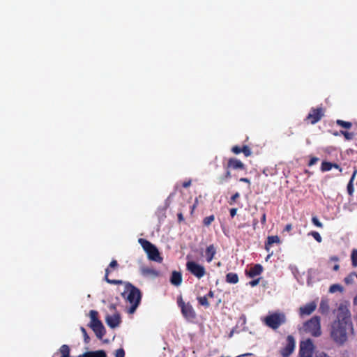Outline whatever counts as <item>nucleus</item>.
Returning a JSON list of instances; mask_svg holds the SVG:
<instances>
[{"label": "nucleus", "mask_w": 357, "mask_h": 357, "mask_svg": "<svg viewBox=\"0 0 357 357\" xmlns=\"http://www.w3.org/2000/svg\"><path fill=\"white\" fill-rule=\"evenodd\" d=\"M351 324L349 310L340 305L337 309V319L332 323L331 331V336L336 343L342 344L347 341V331Z\"/></svg>", "instance_id": "nucleus-1"}, {"label": "nucleus", "mask_w": 357, "mask_h": 357, "mask_svg": "<svg viewBox=\"0 0 357 357\" xmlns=\"http://www.w3.org/2000/svg\"><path fill=\"white\" fill-rule=\"evenodd\" d=\"M123 284H125V289L121 295L130 304V307L126 309V312L132 314L140 304L142 293L137 287L130 282H123Z\"/></svg>", "instance_id": "nucleus-2"}, {"label": "nucleus", "mask_w": 357, "mask_h": 357, "mask_svg": "<svg viewBox=\"0 0 357 357\" xmlns=\"http://www.w3.org/2000/svg\"><path fill=\"white\" fill-rule=\"evenodd\" d=\"M139 243L147 255L148 258L153 261L161 263L163 258L160 256L157 247L146 239L139 238Z\"/></svg>", "instance_id": "nucleus-3"}, {"label": "nucleus", "mask_w": 357, "mask_h": 357, "mask_svg": "<svg viewBox=\"0 0 357 357\" xmlns=\"http://www.w3.org/2000/svg\"><path fill=\"white\" fill-rule=\"evenodd\" d=\"M90 322L88 326L95 333L96 337L101 340L106 333L105 328L102 321L98 318V312L96 310L89 312Z\"/></svg>", "instance_id": "nucleus-4"}, {"label": "nucleus", "mask_w": 357, "mask_h": 357, "mask_svg": "<svg viewBox=\"0 0 357 357\" xmlns=\"http://www.w3.org/2000/svg\"><path fill=\"white\" fill-rule=\"evenodd\" d=\"M264 324L273 330H277L281 325L285 324L286 316L282 312H273L262 319Z\"/></svg>", "instance_id": "nucleus-5"}, {"label": "nucleus", "mask_w": 357, "mask_h": 357, "mask_svg": "<svg viewBox=\"0 0 357 357\" xmlns=\"http://www.w3.org/2000/svg\"><path fill=\"white\" fill-rule=\"evenodd\" d=\"M303 331L313 337H319L321 335V319L319 316H314L303 324Z\"/></svg>", "instance_id": "nucleus-6"}, {"label": "nucleus", "mask_w": 357, "mask_h": 357, "mask_svg": "<svg viewBox=\"0 0 357 357\" xmlns=\"http://www.w3.org/2000/svg\"><path fill=\"white\" fill-rule=\"evenodd\" d=\"M177 304L185 319L192 321L196 318V312L193 307L190 303H185L181 295L177 298Z\"/></svg>", "instance_id": "nucleus-7"}, {"label": "nucleus", "mask_w": 357, "mask_h": 357, "mask_svg": "<svg viewBox=\"0 0 357 357\" xmlns=\"http://www.w3.org/2000/svg\"><path fill=\"white\" fill-rule=\"evenodd\" d=\"M186 268L191 274L199 279L204 277L206 274L205 268L202 265H200L193 261H188L186 264Z\"/></svg>", "instance_id": "nucleus-8"}, {"label": "nucleus", "mask_w": 357, "mask_h": 357, "mask_svg": "<svg viewBox=\"0 0 357 357\" xmlns=\"http://www.w3.org/2000/svg\"><path fill=\"white\" fill-rule=\"evenodd\" d=\"M324 116V109L323 107H319L317 108H311L308 115L306 116L305 121L310 123L311 124H315L319 122L321 118Z\"/></svg>", "instance_id": "nucleus-9"}, {"label": "nucleus", "mask_w": 357, "mask_h": 357, "mask_svg": "<svg viewBox=\"0 0 357 357\" xmlns=\"http://www.w3.org/2000/svg\"><path fill=\"white\" fill-rule=\"evenodd\" d=\"M314 344L310 339H307L301 342L299 357H312Z\"/></svg>", "instance_id": "nucleus-10"}, {"label": "nucleus", "mask_w": 357, "mask_h": 357, "mask_svg": "<svg viewBox=\"0 0 357 357\" xmlns=\"http://www.w3.org/2000/svg\"><path fill=\"white\" fill-rule=\"evenodd\" d=\"M295 345L294 337L291 335H288L286 339L285 346L280 350V354L282 357H289L294 352Z\"/></svg>", "instance_id": "nucleus-11"}, {"label": "nucleus", "mask_w": 357, "mask_h": 357, "mask_svg": "<svg viewBox=\"0 0 357 357\" xmlns=\"http://www.w3.org/2000/svg\"><path fill=\"white\" fill-rule=\"evenodd\" d=\"M118 265L119 264H118L117 261L114 259L110 262L109 267L106 268L105 280L107 283L112 284H122L123 283V282L121 280H111L108 277L109 273L110 272L109 268H116L118 266Z\"/></svg>", "instance_id": "nucleus-12"}, {"label": "nucleus", "mask_w": 357, "mask_h": 357, "mask_svg": "<svg viewBox=\"0 0 357 357\" xmlns=\"http://www.w3.org/2000/svg\"><path fill=\"white\" fill-rule=\"evenodd\" d=\"M105 321L110 328H115L121 322V316L119 313H114L113 315H107Z\"/></svg>", "instance_id": "nucleus-13"}, {"label": "nucleus", "mask_w": 357, "mask_h": 357, "mask_svg": "<svg viewBox=\"0 0 357 357\" xmlns=\"http://www.w3.org/2000/svg\"><path fill=\"white\" fill-rule=\"evenodd\" d=\"M316 307L317 304L315 303V302L312 301L308 303L306 305L300 307L299 314L301 317L305 315H310L316 310Z\"/></svg>", "instance_id": "nucleus-14"}, {"label": "nucleus", "mask_w": 357, "mask_h": 357, "mask_svg": "<svg viewBox=\"0 0 357 357\" xmlns=\"http://www.w3.org/2000/svg\"><path fill=\"white\" fill-rule=\"evenodd\" d=\"M263 270L264 268L261 264H255L252 267L250 268L249 271H247V276H249L250 278L258 276L261 275V273L263 272Z\"/></svg>", "instance_id": "nucleus-15"}, {"label": "nucleus", "mask_w": 357, "mask_h": 357, "mask_svg": "<svg viewBox=\"0 0 357 357\" xmlns=\"http://www.w3.org/2000/svg\"><path fill=\"white\" fill-rule=\"evenodd\" d=\"M227 168L232 169H243L244 164L236 158H230L227 162Z\"/></svg>", "instance_id": "nucleus-16"}, {"label": "nucleus", "mask_w": 357, "mask_h": 357, "mask_svg": "<svg viewBox=\"0 0 357 357\" xmlns=\"http://www.w3.org/2000/svg\"><path fill=\"white\" fill-rule=\"evenodd\" d=\"M170 282L174 286H179L182 282V274L181 272L174 271L172 273Z\"/></svg>", "instance_id": "nucleus-17"}, {"label": "nucleus", "mask_w": 357, "mask_h": 357, "mask_svg": "<svg viewBox=\"0 0 357 357\" xmlns=\"http://www.w3.org/2000/svg\"><path fill=\"white\" fill-rule=\"evenodd\" d=\"M216 254V248L213 244L208 245L205 250V257L207 262H211Z\"/></svg>", "instance_id": "nucleus-18"}, {"label": "nucleus", "mask_w": 357, "mask_h": 357, "mask_svg": "<svg viewBox=\"0 0 357 357\" xmlns=\"http://www.w3.org/2000/svg\"><path fill=\"white\" fill-rule=\"evenodd\" d=\"M280 243V238L278 236H269L267 238V241L265 243V249L267 252H269L271 246L273 243L279 244Z\"/></svg>", "instance_id": "nucleus-19"}, {"label": "nucleus", "mask_w": 357, "mask_h": 357, "mask_svg": "<svg viewBox=\"0 0 357 357\" xmlns=\"http://www.w3.org/2000/svg\"><path fill=\"white\" fill-rule=\"evenodd\" d=\"M141 272L144 275H153V276H158L159 272L155 269L149 268V267H142L141 268Z\"/></svg>", "instance_id": "nucleus-20"}, {"label": "nucleus", "mask_w": 357, "mask_h": 357, "mask_svg": "<svg viewBox=\"0 0 357 357\" xmlns=\"http://www.w3.org/2000/svg\"><path fill=\"white\" fill-rule=\"evenodd\" d=\"M226 282L230 284H236L238 282V276L235 273H229L226 275Z\"/></svg>", "instance_id": "nucleus-21"}, {"label": "nucleus", "mask_w": 357, "mask_h": 357, "mask_svg": "<svg viewBox=\"0 0 357 357\" xmlns=\"http://www.w3.org/2000/svg\"><path fill=\"white\" fill-rule=\"evenodd\" d=\"M329 308L330 307L328 301L327 300H321L319 305V311L321 314H327L329 311Z\"/></svg>", "instance_id": "nucleus-22"}, {"label": "nucleus", "mask_w": 357, "mask_h": 357, "mask_svg": "<svg viewBox=\"0 0 357 357\" xmlns=\"http://www.w3.org/2000/svg\"><path fill=\"white\" fill-rule=\"evenodd\" d=\"M197 301L201 305L205 307L206 308L209 307L210 303L208 301L207 296H199L197 297Z\"/></svg>", "instance_id": "nucleus-23"}, {"label": "nucleus", "mask_w": 357, "mask_h": 357, "mask_svg": "<svg viewBox=\"0 0 357 357\" xmlns=\"http://www.w3.org/2000/svg\"><path fill=\"white\" fill-rule=\"evenodd\" d=\"M336 124L346 129H349L352 126V123L349 121H344L343 120L337 119Z\"/></svg>", "instance_id": "nucleus-24"}, {"label": "nucleus", "mask_w": 357, "mask_h": 357, "mask_svg": "<svg viewBox=\"0 0 357 357\" xmlns=\"http://www.w3.org/2000/svg\"><path fill=\"white\" fill-rule=\"evenodd\" d=\"M332 169V162L323 161L321 165V171L323 172L330 171Z\"/></svg>", "instance_id": "nucleus-25"}, {"label": "nucleus", "mask_w": 357, "mask_h": 357, "mask_svg": "<svg viewBox=\"0 0 357 357\" xmlns=\"http://www.w3.org/2000/svg\"><path fill=\"white\" fill-rule=\"evenodd\" d=\"M351 264L354 267H357V249H353L351 255Z\"/></svg>", "instance_id": "nucleus-26"}, {"label": "nucleus", "mask_w": 357, "mask_h": 357, "mask_svg": "<svg viewBox=\"0 0 357 357\" xmlns=\"http://www.w3.org/2000/svg\"><path fill=\"white\" fill-rule=\"evenodd\" d=\"M231 151L235 154H238L241 152L245 154V145L243 144L241 147L235 146L232 147Z\"/></svg>", "instance_id": "nucleus-27"}, {"label": "nucleus", "mask_w": 357, "mask_h": 357, "mask_svg": "<svg viewBox=\"0 0 357 357\" xmlns=\"http://www.w3.org/2000/svg\"><path fill=\"white\" fill-rule=\"evenodd\" d=\"M340 133L342 135H343L346 140H351L354 137V133L350 132L345 130H340Z\"/></svg>", "instance_id": "nucleus-28"}, {"label": "nucleus", "mask_w": 357, "mask_h": 357, "mask_svg": "<svg viewBox=\"0 0 357 357\" xmlns=\"http://www.w3.org/2000/svg\"><path fill=\"white\" fill-rule=\"evenodd\" d=\"M214 220H215L214 215H211L204 218L203 220V223L205 226H209L212 223V222L214 221Z\"/></svg>", "instance_id": "nucleus-29"}, {"label": "nucleus", "mask_w": 357, "mask_h": 357, "mask_svg": "<svg viewBox=\"0 0 357 357\" xmlns=\"http://www.w3.org/2000/svg\"><path fill=\"white\" fill-rule=\"evenodd\" d=\"M355 278V273L353 272V273H351L349 275H347L345 278H344V282L347 284H352L353 282H354V279Z\"/></svg>", "instance_id": "nucleus-30"}, {"label": "nucleus", "mask_w": 357, "mask_h": 357, "mask_svg": "<svg viewBox=\"0 0 357 357\" xmlns=\"http://www.w3.org/2000/svg\"><path fill=\"white\" fill-rule=\"evenodd\" d=\"M342 290V286H340V284H337L331 285L329 289V291L331 293H335L337 291H341Z\"/></svg>", "instance_id": "nucleus-31"}, {"label": "nucleus", "mask_w": 357, "mask_h": 357, "mask_svg": "<svg viewBox=\"0 0 357 357\" xmlns=\"http://www.w3.org/2000/svg\"><path fill=\"white\" fill-rule=\"evenodd\" d=\"M80 331H82V334H83V336H84V342L86 343H89V340H90V337L87 334V332L86 331V329L84 328V327H81L80 328Z\"/></svg>", "instance_id": "nucleus-32"}, {"label": "nucleus", "mask_w": 357, "mask_h": 357, "mask_svg": "<svg viewBox=\"0 0 357 357\" xmlns=\"http://www.w3.org/2000/svg\"><path fill=\"white\" fill-rule=\"evenodd\" d=\"M312 222L316 227L319 228L323 227V224L319 220V219L316 216L312 218Z\"/></svg>", "instance_id": "nucleus-33"}, {"label": "nucleus", "mask_w": 357, "mask_h": 357, "mask_svg": "<svg viewBox=\"0 0 357 357\" xmlns=\"http://www.w3.org/2000/svg\"><path fill=\"white\" fill-rule=\"evenodd\" d=\"M310 235L313 236V238L319 243H321L322 241V238L321 235L317 231H312Z\"/></svg>", "instance_id": "nucleus-34"}, {"label": "nucleus", "mask_w": 357, "mask_h": 357, "mask_svg": "<svg viewBox=\"0 0 357 357\" xmlns=\"http://www.w3.org/2000/svg\"><path fill=\"white\" fill-rule=\"evenodd\" d=\"M115 357H125V351L120 348L116 351Z\"/></svg>", "instance_id": "nucleus-35"}, {"label": "nucleus", "mask_w": 357, "mask_h": 357, "mask_svg": "<svg viewBox=\"0 0 357 357\" xmlns=\"http://www.w3.org/2000/svg\"><path fill=\"white\" fill-rule=\"evenodd\" d=\"M261 280V278H258L257 279H255V280H252L251 281H250L248 282V284L251 286V287H255L257 286L259 283V281Z\"/></svg>", "instance_id": "nucleus-36"}, {"label": "nucleus", "mask_w": 357, "mask_h": 357, "mask_svg": "<svg viewBox=\"0 0 357 357\" xmlns=\"http://www.w3.org/2000/svg\"><path fill=\"white\" fill-rule=\"evenodd\" d=\"M240 197V195L238 192H236L234 195H232V197H231V200L229 202V204H233L236 199H238V197Z\"/></svg>", "instance_id": "nucleus-37"}, {"label": "nucleus", "mask_w": 357, "mask_h": 357, "mask_svg": "<svg viewBox=\"0 0 357 357\" xmlns=\"http://www.w3.org/2000/svg\"><path fill=\"white\" fill-rule=\"evenodd\" d=\"M319 158H317V157H313L310 159V160L309 161V163H308V165L309 166H312L314 165L317 161H318Z\"/></svg>", "instance_id": "nucleus-38"}, {"label": "nucleus", "mask_w": 357, "mask_h": 357, "mask_svg": "<svg viewBox=\"0 0 357 357\" xmlns=\"http://www.w3.org/2000/svg\"><path fill=\"white\" fill-rule=\"evenodd\" d=\"M315 357H332L329 356L328 354L321 351L316 354Z\"/></svg>", "instance_id": "nucleus-39"}, {"label": "nucleus", "mask_w": 357, "mask_h": 357, "mask_svg": "<svg viewBox=\"0 0 357 357\" xmlns=\"http://www.w3.org/2000/svg\"><path fill=\"white\" fill-rule=\"evenodd\" d=\"M347 190L349 195H352L354 192V188L351 182L347 185Z\"/></svg>", "instance_id": "nucleus-40"}, {"label": "nucleus", "mask_w": 357, "mask_h": 357, "mask_svg": "<svg viewBox=\"0 0 357 357\" xmlns=\"http://www.w3.org/2000/svg\"><path fill=\"white\" fill-rule=\"evenodd\" d=\"M292 229V225L291 224H287L283 229V231L289 232Z\"/></svg>", "instance_id": "nucleus-41"}, {"label": "nucleus", "mask_w": 357, "mask_h": 357, "mask_svg": "<svg viewBox=\"0 0 357 357\" xmlns=\"http://www.w3.org/2000/svg\"><path fill=\"white\" fill-rule=\"evenodd\" d=\"M191 185V180H188L186 181H184L182 184V186L185 188H188Z\"/></svg>", "instance_id": "nucleus-42"}, {"label": "nucleus", "mask_w": 357, "mask_h": 357, "mask_svg": "<svg viewBox=\"0 0 357 357\" xmlns=\"http://www.w3.org/2000/svg\"><path fill=\"white\" fill-rule=\"evenodd\" d=\"M334 167L337 169H338L340 172H342V168L340 167V166L337 164V163H333L332 162V168Z\"/></svg>", "instance_id": "nucleus-43"}, {"label": "nucleus", "mask_w": 357, "mask_h": 357, "mask_svg": "<svg viewBox=\"0 0 357 357\" xmlns=\"http://www.w3.org/2000/svg\"><path fill=\"white\" fill-rule=\"evenodd\" d=\"M237 209L236 208H231L230 210V215L231 218H234V215L236 214Z\"/></svg>", "instance_id": "nucleus-44"}, {"label": "nucleus", "mask_w": 357, "mask_h": 357, "mask_svg": "<svg viewBox=\"0 0 357 357\" xmlns=\"http://www.w3.org/2000/svg\"><path fill=\"white\" fill-rule=\"evenodd\" d=\"M207 298H213L214 297V292L212 290H210L207 295H206Z\"/></svg>", "instance_id": "nucleus-45"}, {"label": "nucleus", "mask_w": 357, "mask_h": 357, "mask_svg": "<svg viewBox=\"0 0 357 357\" xmlns=\"http://www.w3.org/2000/svg\"><path fill=\"white\" fill-rule=\"evenodd\" d=\"M178 219L179 222H181L184 220V218L183 216V214L181 213L178 214Z\"/></svg>", "instance_id": "nucleus-46"}, {"label": "nucleus", "mask_w": 357, "mask_h": 357, "mask_svg": "<svg viewBox=\"0 0 357 357\" xmlns=\"http://www.w3.org/2000/svg\"><path fill=\"white\" fill-rule=\"evenodd\" d=\"M110 310L114 311L116 310V305L115 304H111L109 305Z\"/></svg>", "instance_id": "nucleus-47"}, {"label": "nucleus", "mask_w": 357, "mask_h": 357, "mask_svg": "<svg viewBox=\"0 0 357 357\" xmlns=\"http://www.w3.org/2000/svg\"><path fill=\"white\" fill-rule=\"evenodd\" d=\"M330 259H331V261H338V260H339L338 257H336V256H333V257H331L330 258Z\"/></svg>", "instance_id": "nucleus-48"}, {"label": "nucleus", "mask_w": 357, "mask_h": 357, "mask_svg": "<svg viewBox=\"0 0 357 357\" xmlns=\"http://www.w3.org/2000/svg\"><path fill=\"white\" fill-rule=\"evenodd\" d=\"M339 268H340V266H339V264H335V266H333V271H338V270H339Z\"/></svg>", "instance_id": "nucleus-49"}, {"label": "nucleus", "mask_w": 357, "mask_h": 357, "mask_svg": "<svg viewBox=\"0 0 357 357\" xmlns=\"http://www.w3.org/2000/svg\"><path fill=\"white\" fill-rule=\"evenodd\" d=\"M246 152H247V157L251 155L250 149L248 146H247Z\"/></svg>", "instance_id": "nucleus-50"}, {"label": "nucleus", "mask_w": 357, "mask_h": 357, "mask_svg": "<svg viewBox=\"0 0 357 357\" xmlns=\"http://www.w3.org/2000/svg\"><path fill=\"white\" fill-rule=\"evenodd\" d=\"M333 135L334 136H339V135H341V133H340V131H339V132H337V131L334 132H333Z\"/></svg>", "instance_id": "nucleus-51"}, {"label": "nucleus", "mask_w": 357, "mask_h": 357, "mask_svg": "<svg viewBox=\"0 0 357 357\" xmlns=\"http://www.w3.org/2000/svg\"><path fill=\"white\" fill-rule=\"evenodd\" d=\"M265 220H266V215H265V214H264L263 217H262V219H261V221L264 222Z\"/></svg>", "instance_id": "nucleus-52"}, {"label": "nucleus", "mask_w": 357, "mask_h": 357, "mask_svg": "<svg viewBox=\"0 0 357 357\" xmlns=\"http://www.w3.org/2000/svg\"><path fill=\"white\" fill-rule=\"evenodd\" d=\"M241 181H243V182H245V181H246V179H245V178H241Z\"/></svg>", "instance_id": "nucleus-53"}, {"label": "nucleus", "mask_w": 357, "mask_h": 357, "mask_svg": "<svg viewBox=\"0 0 357 357\" xmlns=\"http://www.w3.org/2000/svg\"><path fill=\"white\" fill-rule=\"evenodd\" d=\"M245 356V354H242V355H240V356H238L237 357H243V356Z\"/></svg>", "instance_id": "nucleus-54"}, {"label": "nucleus", "mask_w": 357, "mask_h": 357, "mask_svg": "<svg viewBox=\"0 0 357 357\" xmlns=\"http://www.w3.org/2000/svg\"><path fill=\"white\" fill-rule=\"evenodd\" d=\"M355 277L357 278V273H355Z\"/></svg>", "instance_id": "nucleus-55"}]
</instances>
